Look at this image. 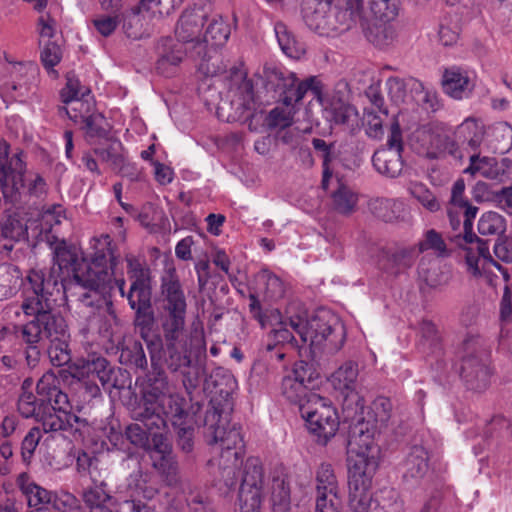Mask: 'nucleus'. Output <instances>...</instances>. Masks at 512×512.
<instances>
[{"mask_svg": "<svg viewBox=\"0 0 512 512\" xmlns=\"http://www.w3.org/2000/svg\"><path fill=\"white\" fill-rule=\"evenodd\" d=\"M112 243L108 234L94 237L91 240L93 252L90 261L78 249L59 245L55 248L54 264L49 271L36 268L28 271L22 282L21 310L26 316L39 318L43 338L51 342L69 337L64 318L51 312L50 303L59 282L64 280V272L67 275L72 273L80 305L94 308L104 303V295L110 288L114 269L119 263Z\"/></svg>", "mask_w": 512, "mask_h": 512, "instance_id": "nucleus-1", "label": "nucleus"}, {"mask_svg": "<svg viewBox=\"0 0 512 512\" xmlns=\"http://www.w3.org/2000/svg\"><path fill=\"white\" fill-rule=\"evenodd\" d=\"M160 293L162 338L150 335V323L145 324L144 321L139 323L140 335L146 343L153 366L155 355L163 350L167 367L178 371L192 363L193 350L205 348L204 333L202 329L195 328L188 332L186 328L187 298L174 270L162 277Z\"/></svg>", "mask_w": 512, "mask_h": 512, "instance_id": "nucleus-2", "label": "nucleus"}, {"mask_svg": "<svg viewBox=\"0 0 512 512\" xmlns=\"http://www.w3.org/2000/svg\"><path fill=\"white\" fill-rule=\"evenodd\" d=\"M281 324L282 327L274 330L277 342H291L294 340L295 332L302 342L309 344L310 347L335 353L342 348L345 341L343 325L327 313H318L311 317H303L300 314L290 316L288 322Z\"/></svg>", "mask_w": 512, "mask_h": 512, "instance_id": "nucleus-3", "label": "nucleus"}, {"mask_svg": "<svg viewBox=\"0 0 512 512\" xmlns=\"http://www.w3.org/2000/svg\"><path fill=\"white\" fill-rule=\"evenodd\" d=\"M355 399V415L350 413L348 400L346 399L343 411L345 420L350 421L349 440H348V471H375L377 467L378 448L375 444V434L380 430L377 425L371 423L370 419H364L358 414L363 410V404L357 394H353Z\"/></svg>", "mask_w": 512, "mask_h": 512, "instance_id": "nucleus-4", "label": "nucleus"}, {"mask_svg": "<svg viewBox=\"0 0 512 512\" xmlns=\"http://www.w3.org/2000/svg\"><path fill=\"white\" fill-rule=\"evenodd\" d=\"M23 151L9 153L6 141H0V185L5 198L13 199L17 194L26 193L40 197L47 191V184L37 173L26 172Z\"/></svg>", "mask_w": 512, "mask_h": 512, "instance_id": "nucleus-5", "label": "nucleus"}, {"mask_svg": "<svg viewBox=\"0 0 512 512\" xmlns=\"http://www.w3.org/2000/svg\"><path fill=\"white\" fill-rule=\"evenodd\" d=\"M207 442L219 453L217 466L220 477L227 487L236 485L244 455L240 429L224 424H210L206 431Z\"/></svg>", "mask_w": 512, "mask_h": 512, "instance_id": "nucleus-6", "label": "nucleus"}, {"mask_svg": "<svg viewBox=\"0 0 512 512\" xmlns=\"http://www.w3.org/2000/svg\"><path fill=\"white\" fill-rule=\"evenodd\" d=\"M399 0H336V20L344 28L364 25L371 20L391 22L399 14Z\"/></svg>", "mask_w": 512, "mask_h": 512, "instance_id": "nucleus-7", "label": "nucleus"}, {"mask_svg": "<svg viewBox=\"0 0 512 512\" xmlns=\"http://www.w3.org/2000/svg\"><path fill=\"white\" fill-rule=\"evenodd\" d=\"M51 406L45 404L43 413L39 418L43 432H63L66 437L74 440L82 438V430L87 427V421L70 412V403L67 394L60 389L52 397Z\"/></svg>", "mask_w": 512, "mask_h": 512, "instance_id": "nucleus-8", "label": "nucleus"}, {"mask_svg": "<svg viewBox=\"0 0 512 512\" xmlns=\"http://www.w3.org/2000/svg\"><path fill=\"white\" fill-rule=\"evenodd\" d=\"M300 412L308 430L317 437L319 443L326 444L335 436L339 419L328 399L319 394H311L308 402L301 405Z\"/></svg>", "mask_w": 512, "mask_h": 512, "instance_id": "nucleus-9", "label": "nucleus"}, {"mask_svg": "<svg viewBox=\"0 0 512 512\" xmlns=\"http://www.w3.org/2000/svg\"><path fill=\"white\" fill-rule=\"evenodd\" d=\"M263 72L266 88L278 92L285 106H294L303 99L308 90H312L317 95L320 93L319 81L314 76L305 81H299L293 72L284 74L276 69L266 67Z\"/></svg>", "mask_w": 512, "mask_h": 512, "instance_id": "nucleus-10", "label": "nucleus"}, {"mask_svg": "<svg viewBox=\"0 0 512 512\" xmlns=\"http://www.w3.org/2000/svg\"><path fill=\"white\" fill-rule=\"evenodd\" d=\"M317 377L318 373L312 364L297 361L291 369L285 371L280 383V394L301 410V405H305L310 395L315 394L311 392L310 384Z\"/></svg>", "mask_w": 512, "mask_h": 512, "instance_id": "nucleus-11", "label": "nucleus"}, {"mask_svg": "<svg viewBox=\"0 0 512 512\" xmlns=\"http://www.w3.org/2000/svg\"><path fill=\"white\" fill-rule=\"evenodd\" d=\"M185 403V399L181 395L172 392L158 401L157 404L145 408L144 411L135 412V418L143 422L148 430L164 426L165 419L163 416L169 418L173 425H182L188 418Z\"/></svg>", "mask_w": 512, "mask_h": 512, "instance_id": "nucleus-12", "label": "nucleus"}, {"mask_svg": "<svg viewBox=\"0 0 512 512\" xmlns=\"http://www.w3.org/2000/svg\"><path fill=\"white\" fill-rule=\"evenodd\" d=\"M127 272L132 280L127 299L130 307L137 313L150 305V269L136 256L126 255Z\"/></svg>", "mask_w": 512, "mask_h": 512, "instance_id": "nucleus-13", "label": "nucleus"}, {"mask_svg": "<svg viewBox=\"0 0 512 512\" xmlns=\"http://www.w3.org/2000/svg\"><path fill=\"white\" fill-rule=\"evenodd\" d=\"M464 252L467 271L474 277H483L487 284L496 286L498 277L490 272L493 266L502 274L505 281L510 279L507 269L492 257L486 241H479V247L475 249L464 248Z\"/></svg>", "mask_w": 512, "mask_h": 512, "instance_id": "nucleus-14", "label": "nucleus"}, {"mask_svg": "<svg viewBox=\"0 0 512 512\" xmlns=\"http://www.w3.org/2000/svg\"><path fill=\"white\" fill-rule=\"evenodd\" d=\"M302 16L306 25L319 34L348 29L336 20V0H304Z\"/></svg>", "mask_w": 512, "mask_h": 512, "instance_id": "nucleus-15", "label": "nucleus"}, {"mask_svg": "<svg viewBox=\"0 0 512 512\" xmlns=\"http://www.w3.org/2000/svg\"><path fill=\"white\" fill-rule=\"evenodd\" d=\"M472 177H482L496 183L512 180V161L508 158L497 159L480 153L469 157V164L463 171Z\"/></svg>", "mask_w": 512, "mask_h": 512, "instance_id": "nucleus-16", "label": "nucleus"}, {"mask_svg": "<svg viewBox=\"0 0 512 512\" xmlns=\"http://www.w3.org/2000/svg\"><path fill=\"white\" fill-rule=\"evenodd\" d=\"M208 13L203 7H192L184 10L175 27V35L182 43H191L198 48V55L204 51L203 26Z\"/></svg>", "mask_w": 512, "mask_h": 512, "instance_id": "nucleus-17", "label": "nucleus"}, {"mask_svg": "<svg viewBox=\"0 0 512 512\" xmlns=\"http://www.w3.org/2000/svg\"><path fill=\"white\" fill-rule=\"evenodd\" d=\"M349 512H369L372 507V478L375 471H348Z\"/></svg>", "mask_w": 512, "mask_h": 512, "instance_id": "nucleus-18", "label": "nucleus"}, {"mask_svg": "<svg viewBox=\"0 0 512 512\" xmlns=\"http://www.w3.org/2000/svg\"><path fill=\"white\" fill-rule=\"evenodd\" d=\"M442 85L445 93L457 100L469 97L474 87L468 73L455 66L444 71Z\"/></svg>", "mask_w": 512, "mask_h": 512, "instance_id": "nucleus-19", "label": "nucleus"}, {"mask_svg": "<svg viewBox=\"0 0 512 512\" xmlns=\"http://www.w3.org/2000/svg\"><path fill=\"white\" fill-rule=\"evenodd\" d=\"M461 376L470 389L480 391L487 387L490 371L478 355H470L462 360Z\"/></svg>", "mask_w": 512, "mask_h": 512, "instance_id": "nucleus-20", "label": "nucleus"}, {"mask_svg": "<svg viewBox=\"0 0 512 512\" xmlns=\"http://www.w3.org/2000/svg\"><path fill=\"white\" fill-rule=\"evenodd\" d=\"M416 257L414 248H399L385 252L379 259L380 269L392 276H397L409 269Z\"/></svg>", "mask_w": 512, "mask_h": 512, "instance_id": "nucleus-21", "label": "nucleus"}, {"mask_svg": "<svg viewBox=\"0 0 512 512\" xmlns=\"http://www.w3.org/2000/svg\"><path fill=\"white\" fill-rule=\"evenodd\" d=\"M159 59L157 69L160 73L169 76L172 69L177 67L185 56L182 44L176 43L172 38H163L158 44Z\"/></svg>", "mask_w": 512, "mask_h": 512, "instance_id": "nucleus-22", "label": "nucleus"}, {"mask_svg": "<svg viewBox=\"0 0 512 512\" xmlns=\"http://www.w3.org/2000/svg\"><path fill=\"white\" fill-rule=\"evenodd\" d=\"M232 86L230 92L232 93V103L238 105V109L244 111L251 110L254 107V92L253 85L247 79L246 74L240 69L232 70Z\"/></svg>", "mask_w": 512, "mask_h": 512, "instance_id": "nucleus-23", "label": "nucleus"}, {"mask_svg": "<svg viewBox=\"0 0 512 512\" xmlns=\"http://www.w3.org/2000/svg\"><path fill=\"white\" fill-rule=\"evenodd\" d=\"M372 163L378 173L389 178L398 177L403 170L402 156L397 149H378Z\"/></svg>", "mask_w": 512, "mask_h": 512, "instance_id": "nucleus-24", "label": "nucleus"}, {"mask_svg": "<svg viewBox=\"0 0 512 512\" xmlns=\"http://www.w3.org/2000/svg\"><path fill=\"white\" fill-rule=\"evenodd\" d=\"M403 478L406 481L422 479L428 471V453L422 446H414L407 454L403 464Z\"/></svg>", "mask_w": 512, "mask_h": 512, "instance_id": "nucleus-25", "label": "nucleus"}, {"mask_svg": "<svg viewBox=\"0 0 512 512\" xmlns=\"http://www.w3.org/2000/svg\"><path fill=\"white\" fill-rule=\"evenodd\" d=\"M171 393L165 372L160 368H154L153 375L148 378V386L143 397V407L139 411H144L145 408L157 404L158 401Z\"/></svg>", "mask_w": 512, "mask_h": 512, "instance_id": "nucleus-26", "label": "nucleus"}, {"mask_svg": "<svg viewBox=\"0 0 512 512\" xmlns=\"http://www.w3.org/2000/svg\"><path fill=\"white\" fill-rule=\"evenodd\" d=\"M359 375L358 364L352 360L344 362L330 377V382L335 390L343 394L353 393L357 387Z\"/></svg>", "mask_w": 512, "mask_h": 512, "instance_id": "nucleus-27", "label": "nucleus"}, {"mask_svg": "<svg viewBox=\"0 0 512 512\" xmlns=\"http://www.w3.org/2000/svg\"><path fill=\"white\" fill-rule=\"evenodd\" d=\"M152 18L154 17L140 9L126 13L123 17V30L126 36L134 40L148 36L151 32Z\"/></svg>", "mask_w": 512, "mask_h": 512, "instance_id": "nucleus-28", "label": "nucleus"}, {"mask_svg": "<svg viewBox=\"0 0 512 512\" xmlns=\"http://www.w3.org/2000/svg\"><path fill=\"white\" fill-rule=\"evenodd\" d=\"M263 468L258 458H248L241 472L239 492L262 493Z\"/></svg>", "mask_w": 512, "mask_h": 512, "instance_id": "nucleus-29", "label": "nucleus"}, {"mask_svg": "<svg viewBox=\"0 0 512 512\" xmlns=\"http://www.w3.org/2000/svg\"><path fill=\"white\" fill-rule=\"evenodd\" d=\"M257 293L266 299L278 300L285 294V284L280 277L269 270L263 269L255 277Z\"/></svg>", "mask_w": 512, "mask_h": 512, "instance_id": "nucleus-30", "label": "nucleus"}, {"mask_svg": "<svg viewBox=\"0 0 512 512\" xmlns=\"http://www.w3.org/2000/svg\"><path fill=\"white\" fill-rule=\"evenodd\" d=\"M152 467L161 475L168 486L178 487L182 485V476L175 454L160 456L151 460Z\"/></svg>", "mask_w": 512, "mask_h": 512, "instance_id": "nucleus-31", "label": "nucleus"}, {"mask_svg": "<svg viewBox=\"0 0 512 512\" xmlns=\"http://www.w3.org/2000/svg\"><path fill=\"white\" fill-rule=\"evenodd\" d=\"M230 33V25L222 16L217 15L213 17L203 36L204 51L202 53L205 54L208 46L218 48L225 45L229 39Z\"/></svg>", "mask_w": 512, "mask_h": 512, "instance_id": "nucleus-32", "label": "nucleus"}, {"mask_svg": "<svg viewBox=\"0 0 512 512\" xmlns=\"http://www.w3.org/2000/svg\"><path fill=\"white\" fill-rule=\"evenodd\" d=\"M127 487L131 491L132 497H142L146 500L153 499L158 489L152 483V475L138 469L132 472L127 478Z\"/></svg>", "mask_w": 512, "mask_h": 512, "instance_id": "nucleus-33", "label": "nucleus"}, {"mask_svg": "<svg viewBox=\"0 0 512 512\" xmlns=\"http://www.w3.org/2000/svg\"><path fill=\"white\" fill-rule=\"evenodd\" d=\"M365 37L373 45L384 48L391 45L396 38V31L390 22H380L361 25Z\"/></svg>", "mask_w": 512, "mask_h": 512, "instance_id": "nucleus-34", "label": "nucleus"}, {"mask_svg": "<svg viewBox=\"0 0 512 512\" xmlns=\"http://www.w3.org/2000/svg\"><path fill=\"white\" fill-rule=\"evenodd\" d=\"M484 135V125L474 118L465 119L455 131V137L461 144L467 143L474 150L481 145Z\"/></svg>", "mask_w": 512, "mask_h": 512, "instance_id": "nucleus-35", "label": "nucleus"}, {"mask_svg": "<svg viewBox=\"0 0 512 512\" xmlns=\"http://www.w3.org/2000/svg\"><path fill=\"white\" fill-rule=\"evenodd\" d=\"M275 35L281 50L291 58L299 59L305 54V46L298 41L288 27L278 22L274 26Z\"/></svg>", "mask_w": 512, "mask_h": 512, "instance_id": "nucleus-36", "label": "nucleus"}, {"mask_svg": "<svg viewBox=\"0 0 512 512\" xmlns=\"http://www.w3.org/2000/svg\"><path fill=\"white\" fill-rule=\"evenodd\" d=\"M18 485L26 496L30 507H35L36 509L44 507L43 505H51L52 491H48L36 483L28 481L24 474L18 478Z\"/></svg>", "mask_w": 512, "mask_h": 512, "instance_id": "nucleus-37", "label": "nucleus"}, {"mask_svg": "<svg viewBox=\"0 0 512 512\" xmlns=\"http://www.w3.org/2000/svg\"><path fill=\"white\" fill-rule=\"evenodd\" d=\"M26 279H22L20 269L13 264H3L0 266V300L12 297L17 290L19 282L21 283ZM23 288V285L21 284Z\"/></svg>", "mask_w": 512, "mask_h": 512, "instance_id": "nucleus-38", "label": "nucleus"}, {"mask_svg": "<svg viewBox=\"0 0 512 512\" xmlns=\"http://www.w3.org/2000/svg\"><path fill=\"white\" fill-rule=\"evenodd\" d=\"M332 205L334 210L343 215H350L355 211L358 196L347 185L339 183L337 189L332 193Z\"/></svg>", "mask_w": 512, "mask_h": 512, "instance_id": "nucleus-39", "label": "nucleus"}, {"mask_svg": "<svg viewBox=\"0 0 512 512\" xmlns=\"http://www.w3.org/2000/svg\"><path fill=\"white\" fill-rule=\"evenodd\" d=\"M418 140L421 145L420 154L430 159L443 157V150L441 149L443 141H445V134L431 130H422L418 134Z\"/></svg>", "mask_w": 512, "mask_h": 512, "instance_id": "nucleus-40", "label": "nucleus"}, {"mask_svg": "<svg viewBox=\"0 0 512 512\" xmlns=\"http://www.w3.org/2000/svg\"><path fill=\"white\" fill-rule=\"evenodd\" d=\"M490 147L494 153L504 154L512 147V127L506 122H499L490 129Z\"/></svg>", "mask_w": 512, "mask_h": 512, "instance_id": "nucleus-41", "label": "nucleus"}, {"mask_svg": "<svg viewBox=\"0 0 512 512\" xmlns=\"http://www.w3.org/2000/svg\"><path fill=\"white\" fill-rule=\"evenodd\" d=\"M459 208L464 209V234L455 236L456 244L464 250V248H470L468 245L476 243V247H479V241H483L480 239L475 233L472 231V221L476 217L478 208L476 206H472L469 201L465 206H459Z\"/></svg>", "mask_w": 512, "mask_h": 512, "instance_id": "nucleus-42", "label": "nucleus"}, {"mask_svg": "<svg viewBox=\"0 0 512 512\" xmlns=\"http://www.w3.org/2000/svg\"><path fill=\"white\" fill-rule=\"evenodd\" d=\"M477 228L483 236H500L506 231V220L495 211H487L480 216Z\"/></svg>", "mask_w": 512, "mask_h": 512, "instance_id": "nucleus-43", "label": "nucleus"}, {"mask_svg": "<svg viewBox=\"0 0 512 512\" xmlns=\"http://www.w3.org/2000/svg\"><path fill=\"white\" fill-rule=\"evenodd\" d=\"M316 493H340L337 477L329 463H321L317 468Z\"/></svg>", "mask_w": 512, "mask_h": 512, "instance_id": "nucleus-44", "label": "nucleus"}, {"mask_svg": "<svg viewBox=\"0 0 512 512\" xmlns=\"http://www.w3.org/2000/svg\"><path fill=\"white\" fill-rule=\"evenodd\" d=\"M392 403L384 396L377 397L370 406L369 417L371 423L377 425L379 429L386 426L391 418Z\"/></svg>", "mask_w": 512, "mask_h": 512, "instance_id": "nucleus-45", "label": "nucleus"}, {"mask_svg": "<svg viewBox=\"0 0 512 512\" xmlns=\"http://www.w3.org/2000/svg\"><path fill=\"white\" fill-rule=\"evenodd\" d=\"M83 123L88 138L106 137L109 131V124L101 113L91 112L80 122Z\"/></svg>", "mask_w": 512, "mask_h": 512, "instance_id": "nucleus-46", "label": "nucleus"}, {"mask_svg": "<svg viewBox=\"0 0 512 512\" xmlns=\"http://www.w3.org/2000/svg\"><path fill=\"white\" fill-rule=\"evenodd\" d=\"M106 486L104 482H100L85 488L82 493L84 507L109 505L112 496L106 489Z\"/></svg>", "mask_w": 512, "mask_h": 512, "instance_id": "nucleus-47", "label": "nucleus"}, {"mask_svg": "<svg viewBox=\"0 0 512 512\" xmlns=\"http://www.w3.org/2000/svg\"><path fill=\"white\" fill-rule=\"evenodd\" d=\"M327 113L330 115V120L336 124L353 126L358 118L356 109L342 102L333 103Z\"/></svg>", "mask_w": 512, "mask_h": 512, "instance_id": "nucleus-48", "label": "nucleus"}, {"mask_svg": "<svg viewBox=\"0 0 512 512\" xmlns=\"http://www.w3.org/2000/svg\"><path fill=\"white\" fill-rule=\"evenodd\" d=\"M294 107H275L266 117V124L270 129H284L289 127L293 122Z\"/></svg>", "mask_w": 512, "mask_h": 512, "instance_id": "nucleus-49", "label": "nucleus"}, {"mask_svg": "<svg viewBox=\"0 0 512 512\" xmlns=\"http://www.w3.org/2000/svg\"><path fill=\"white\" fill-rule=\"evenodd\" d=\"M428 250H432L433 253L438 257H445L449 254L441 234L434 229L428 230L425 233L423 240H421L418 244L419 252Z\"/></svg>", "mask_w": 512, "mask_h": 512, "instance_id": "nucleus-50", "label": "nucleus"}, {"mask_svg": "<svg viewBox=\"0 0 512 512\" xmlns=\"http://www.w3.org/2000/svg\"><path fill=\"white\" fill-rule=\"evenodd\" d=\"M44 408L45 404L41 400L38 402L36 396L30 392H24L18 400V411L25 418L35 417L39 422Z\"/></svg>", "mask_w": 512, "mask_h": 512, "instance_id": "nucleus-51", "label": "nucleus"}, {"mask_svg": "<svg viewBox=\"0 0 512 512\" xmlns=\"http://www.w3.org/2000/svg\"><path fill=\"white\" fill-rule=\"evenodd\" d=\"M410 194L427 210L436 212L440 209V204L435 195L422 183H411L409 186Z\"/></svg>", "mask_w": 512, "mask_h": 512, "instance_id": "nucleus-52", "label": "nucleus"}, {"mask_svg": "<svg viewBox=\"0 0 512 512\" xmlns=\"http://www.w3.org/2000/svg\"><path fill=\"white\" fill-rule=\"evenodd\" d=\"M1 234L5 239L20 241L27 235V226L16 216L9 215L1 223Z\"/></svg>", "mask_w": 512, "mask_h": 512, "instance_id": "nucleus-53", "label": "nucleus"}, {"mask_svg": "<svg viewBox=\"0 0 512 512\" xmlns=\"http://www.w3.org/2000/svg\"><path fill=\"white\" fill-rule=\"evenodd\" d=\"M68 339L69 337H62L59 340L51 341V345L48 348V356L52 365L60 367L71 360Z\"/></svg>", "mask_w": 512, "mask_h": 512, "instance_id": "nucleus-54", "label": "nucleus"}, {"mask_svg": "<svg viewBox=\"0 0 512 512\" xmlns=\"http://www.w3.org/2000/svg\"><path fill=\"white\" fill-rule=\"evenodd\" d=\"M90 90L86 86H82L79 79L74 76H68L65 87L61 90V98L64 103L72 100L89 97Z\"/></svg>", "mask_w": 512, "mask_h": 512, "instance_id": "nucleus-55", "label": "nucleus"}, {"mask_svg": "<svg viewBox=\"0 0 512 512\" xmlns=\"http://www.w3.org/2000/svg\"><path fill=\"white\" fill-rule=\"evenodd\" d=\"M65 104L68 105L64 108L66 114L75 123H80L86 115L93 111V104L88 97L75 99Z\"/></svg>", "mask_w": 512, "mask_h": 512, "instance_id": "nucleus-56", "label": "nucleus"}, {"mask_svg": "<svg viewBox=\"0 0 512 512\" xmlns=\"http://www.w3.org/2000/svg\"><path fill=\"white\" fill-rule=\"evenodd\" d=\"M341 509L340 493H316L315 512H341Z\"/></svg>", "mask_w": 512, "mask_h": 512, "instance_id": "nucleus-57", "label": "nucleus"}, {"mask_svg": "<svg viewBox=\"0 0 512 512\" xmlns=\"http://www.w3.org/2000/svg\"><path fill=\"white\" fill-rule=\"evenodd\" d=\"M20 336L22 340L30 346V348L35 349V345L42 339H44L42 335L39 318L34 317L33 320L21 326Z\"/></svg>", "mask_w": 512, "mask_h": 512, "instance_id": "nucleus-58", "label": "nucleus"}, {"mask_svg": "<svg viewBox=\"0 0 512 512\" xmlns=\"http://www.w3.org/2000/svg\"><path fill=\"white\" fill-rule=\"evenodd\" d=\"M58 379L52 373L44 374L36 385V391L42 397L41 401L45 404L52 403V397L59 389L57 387Z\"/></svg>", "mask_w": 512, "mask_h": 512, "instance_id": "nucleus-59", "label": "nucleus"}, {"mask_svg": "<svg viewBox=\"0 0 512 512\" xmlns=\"http://www.w3.org/2000/svg\"><path fill=\"white\" fill-rule=\"evenodd\" d=\"M42 426L33 427L29 430L22 441L21 454L24 462L28 463L42 437Z\"/></svg>", "mask_w": 512, "mask_h": 512, "instance_id": "nucleus-60", "label": "nucleus"}, {"mask_svg": "<svg viewBox=\"0 0 512 512\" xmlns=\"http://www.w3.org/2000/svg\"><path fill=\"white\" fill-rule=\"evenodd\" d=\"M40 58L43 66L49 72L55 73L53 68L61 61L62 58L60 46L54 42H48L44 45Z\"/></svg>", "mask_w": 512, "mask_h": 512, "instance_id": "nucleus-61", "label": "nucleus"}, {"mask_svg": "<svg viewBox=\"0 0 512 512\" xmlns=\"http://www.w3.org/2000/svg\"><path fill=\"white\" fill-rule=\"evenodd\" d=\"M78 505V499L70 492L65 490L53 491L51 506L56 511L74 509Z\"/></svg>", "mask_w": 512, "mask_h": 512, "instance_id": "nucleus-62", "label": "nucleus"}, {"mask_svg": "<svg viewBox=\"0 0 512 512\" xmlns=\"http://www.w3.org/2000/svg\"><path fill=\"white\" fill-rule=\"evenodd\" d=\"M239 509L236 512H260L262 493L239 492Z\"/></svg>", "mask_w": 512, "mask_h": 512, "instance_id": "nucleus-63", "label": "nucleus"}, {"mask_svg": "<svg viewBox=\"0 0 512 512\" xmlns=\"http://www.w3.org/2000/svg\"><path fill=\"white\" fill-rule=\"evenodd\" d=\"M406 87V82L398 77H390L386 81L388 95L396 104H400L405 101Z\"/></svg>", "mask_w": 512, "mask_h": 512, "instance_id": "nucleus-64", "label": "nucleus"}]
</instances>
